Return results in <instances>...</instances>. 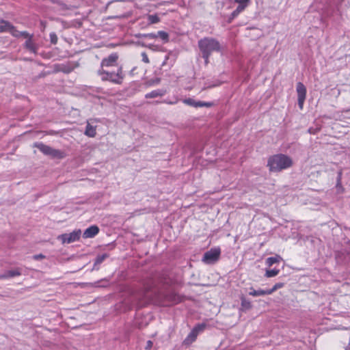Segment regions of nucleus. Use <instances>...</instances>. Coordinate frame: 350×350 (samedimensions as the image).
<instances>
[{
  "instance_id": "nucleus-28",
  "label": "nucleus",
  "mask_w": 350,
  "mask_h": 350,
  "mask_svg": "<svg viewBox=\"0 0 350 350\" xmlns=\"http://www.w3.org/2000/svg\"><path fill=\"white\" fill-rule=\"evenodd\" d=\"M148 24H156L160 21V18L157 14H149L147 16Z\"/></svg>"
},
{
  "instance_id": "nucleus-4",
  "label": "nucleus",
  "mask_w": 350,
  "mask_h": 350,
  "mask_svg": "<svg viewBox=\"0 0 350 350\" xmlns=\"http://www.w3.org/2000/svg\"><path fill=\"white\" fill-rule=\"evenodd\" d=\"M21 37H23L26 39V41L23 44V49L31 53L37 54L39 46L35 42L34 35L33 33H29L27 31H21L18 35V38Z\"/></svg>"
},
{
  "instance_id": "nucleus-40",
  "label": "nucleus",
  "mask_w": 350,
  "mask_h": 350,
  "mask_svg": "<svg viewBox=\"0 0 350 350\" xmlns=\"http://www.w3.org/2000/svg\"><path fill=\"white\" fill-rule=\"evenodd\" d=\"M33 258L35 260H40V259L44 258L45 256L42 254H39L34 255Z\"/></svg>"
},
{
  "instance_id": "nucleus-29",
  "label": "nucleus",
  "mask_w": 350,
  "mask_h": 350,
  "mask_svg": "<svg viewBox=\"0 0 350 350\" xmlns=\"http://www.w3.org/2000/svg\"><path fill=\"white\" fill-rule=\"evenodd\" d=\"M279 272H280V270L278 269L267 270L265 275L267 278H272V277L277 275L279 273Z\"/></svg>"
},
{
  "instance_id": "nucleus-7",
  "label": "nucleus",
  "mask_w": 350,
  "mask_h": 350,
  "mask_svg": "<svg viewBox=\"0 0 350 350\" xmlns=\"http://www.w3.org/2000/svg\"><path fill=\"white\" fill-rule=\"evenodd\" d=\"M9 32L13 37L18 38L20 31H18L15 26L10 22L1 19L0 21V33Z\"/></svg>"
},
{
  "instance_id": "nucleus-36",
  "label": "nucleus",
  "mask_w": 350,
  "mask_h": 350,
  "mask_svg": "<svg viewBox=\"0 0 350 350\" xmlns=\"http://www.w3.org/2000/svg\"><path fill=\"white\" fill-rule=\"evenodd\" d=\"M46 76V72L45 71H42L37 76H35L33 79V81H37L38 79H39L40 78L45 77Z\"/></svg>"
},
{
  "instance_id": "nucleus-41",
  "label": "nucleus",
  "mask_w": 350,
  "mask_h": 350,
  "mask_svg": "<svg viewBox=\"0 0 350 350\" xmlns=\"http://www.w3.org/2000/svg\"><path fill=\"white\" fill-rule=\"evenodd\" d=\"M153 345V342L151 340H148L146 342V349H150Z\"/></svg>"
},
{
  "instance_id": "nucleus-24",
  "label": "nucleus",
  "mask_w": 350,
  "mask_h": 350,
  "mask_svg": "<svg viewBox=\"0 0 350 350\" xmlns=\"http://www.w3.org/2000/svg\"><path fill=\"white\" fill-rule=\"evenodd\" d=\"M250 290L251 291L249 292V295H251V296L257 297V296H263V295H269V292L268 289H266V290H262V289L254 290L252 287V288H250Z\"/></svg>"
},
{
  "instance_id": "nucleus-9",
  "label": "nucleus",
  "mask_w": 350,
  "mask_h": 350,
  "mask_svg": "<svg viewBox=\"0 0 350 350\" xmlns=\"http://www.w3.org/2000/svg\"><path fill=\"white\" fill-rule=\"evenodd\" d=\"M81 232L80 230H74L70 233H65L58 236L57 239L62 243H73L80 239Z\"/></svg>"
},
{
  "instance_id": "nucleus-42",
  "label": "nucleus",
  "mask_w": 350,
  "mask_h": 350,
  "mask_svg": "<svg viewBox=\"0 0 350 350\" xmlns=\"http://www.w3.org/2000/svg\"><path fill=\"white\" fill-rule=\"evenodd\" d=\"M342 174V170H339L338 172L337 182H340L341 181Z\"/></svg>"
},
{
  "instance_id": "nucleus-2",
  "label": "nucleus",
  "mask_w": 350,
  "mask_h": 350,
  "mask_svg": "<svg viewBox=\"0 0 350 350\" xmlns=\"http://www.w3.org/2000/svg\"><path fill=\"white\" fill-rule=\"evenodd\" d=\"M198 46L201 54L211 55L213 53H222L223 46L219 40L213 37H204L198 41Z\"/></svg>"
},
{
  "instance_id": "nucleus-16",
  "label": "nucleus",
  "mask_w": 350,
  "mask_h": 350,
  "mask_svg": "<svg viewBox=\"0 0 350 350\" xmlns=\"http://www.w3.org/2000/svg\"><path fill=\"white\" fill-rule=\"evenodd\" d=\"M99 232V228L93 225L88 228L83 234V237L85 239L92 238L95 237Z\"/></svg>"
},
{
  "instance_id": "nucleus-35",
  "label": "nucleus",
  "mask_w": 350,
  "mask_h": 350,
  "mask_svg": "<svg viewBox=\"0 0 350 350\" xmlns=\"http://www.w3.org/2000/svg\"><path fill=\"white\" fill-rule=\"evenodd\" d=\"M143 37L151 40L156 39L155 33H144Z\"/></svg>"
},
{
  "instance_id": "nucleus-13",
  "label": "nucleus",
  "mask_w": 350,
  "mask_h": 350,
  "mask_svg": "<svg viewBox=\"0 0 350 350\" xmlns=\"http://www.w3.org/2000/svg\"><path fill=\"white\" fill-rule=\"evenodd\" d=\"M184 103L189 106L194 107L196 108L203 107H211L213 105V103H211V102H204V101H201V100L196 101L194 99L191 98L185 99L184 100Z\"/></svg>"
},
{
  "instance_id": "nucleus-33",
  "label": "nucleus",
  "mask_w": 350,
  "mask_h": 350,
  "mask_svg": "<svg viewBox=\"0 0 350 350\" xmlns=\"http://www.w3.org/2000/svg\"><path fill=\"white\" fill-rule=\"evenodd\" d=\"M137 45H139V46H142L143 47H147L148 49H152L153 47L154 46L153 44H146L145 42H142V41H137Z\"/></svg>"
},
{
  "instance_id": "nucleus-18",
  "label": "nucleus",
  "mask_w": 350,
  "mask_h": 350,
  "mask_svg": "<svg viewBox=\"0 0 350 350\" xmlns=\"http://www.w3.org/2000/svg\"><path fill=\"white\" fill-rule=\"evenodd\" d=\"M166 299L172 304H176L181 302L183 297L174 292H170L166 295Z\"/></svg>"
},
{
  "instance_id": "nucleus-25",
  "label": "nucleus",
  "mask_w": 350,
  "mask_h": 350,
  "mask_svg": "<svg viewBox=\"0 0 350 350\" xmlns=\"http://www.w3.org/2000/svg\"><path fill=\"white\" fill-rule=\"evenodd\" d=\"M282 260V258L280 256L275 255V256H271V257L267 258L266 260V264L269 267H271L273 264L280 262V260Z\"/></svg>"
},
{
  "instance_id": "nucleus-27",
  "label": "nucleus",
  "mask_w": 350,
  "mask_h": 350,
  "mask_svg": "<svg viewBox=\"0 0 350 350\" xmlns=\"http://www.w3.org/2000/svg\"><path fill=\"white\" fill-rule=\"evenodd\" d=\"M156 38H160L164 43L168 42L170 40L169 33L164 31H159L155 33Z\"/></svg>"
},
{
  "instance_id": "nucleus-32",
  "label": "nucleus",
  "mask_w": 350,
  "mask_h": 350,
  "mask_svg": "<svg viewBox=\"0 0 350 350\" xmlns=\"http://www.w3.org/2000/svg\"><path fill=\"white\" fill-rule=\"evenodd\" d=\"M49 37H50L51 42L53 44H56L57 42V40H58L56 33L54 32H52L50 33Z\"/></svg>"
},
{
  "instance_id": "nucleus-46",
  "label": "nucleus",
  "mask_w": 350,
  "mask_h": 350,
  "mask_svg": "<svg viewBox=\"0 0 350 350\" xmlns=\"http://www.w3.org/2000/svg\"><path fill=\"white\" fill-rule=\"evenodd\" d=\"M135 70V67H134L131 71H130V75H133L134 74V71Z\"/></svg>"
},
{
  "instance_id": "nucleus-48",
  "label": "nucleus",
  "mask_w": 350,
  "mask_h": 350,
  "mask_svg": "<svg viewBox=\"0 0 350 350\" xmlns=\"http://www.w3.org/2000/svg\"><path fill=\"white\" fill-rule=\"evenodd\" d=\"M308 132L312 131V128H309V129H308Z\"/></svg>"
},
{
  "instance_id": "nucleus-19",
  "label": "nucleus",
  "mask_w": 350,
  "mask_h": 350,
  "mask_svg": "<svg viewBox=\"0 0 350 350\" xmlns=\"http://www.w3.org/2000/svg\"><path fill=\"white\" fill-rule=\"evenodd\" d=\"M50 1L52 3L58 5L59 6V10L61 11L71 10L76 8L75 6L72 5H67L60 0H50Z\"/></svg>"
},
{
  "instance_id": "nucleus-31",
  "label": "nucleus",
  "mask_w": 350,
  "mask_h": 350,
  "mask_svg": "<svg viewBox=\"0 0 350 350\" xmlns=\"http://www.w3.org/2000/svg\"><path fill=\"white\" fill-rule=\"evenodd\" d=\"M283 286H284V283H282V282L276 283L271 288L268 289V291L269 292V295L272 294L274 291H275L276 290H278Z\"/></svg>"
},
{
  "instance_id": "nucleus-3",
  "label": "nucleus",
  "mask_w": 350,
  "mask_h": 350,
  "mask_svg": "<svg viewBox=\"0 0 350 350\" xmlns=\"http://www.w3.org/2000/svg\"><path fill=\"white\" fill-rule=\"evenodd\" d=\"M98 75L100 76L102 81H108L118 85L122 84L124 79L122 66H119L116 71H109L100 68V69L98 70Z\"/></svg>"
},
{
  "instance_id": "nucleus-44",
  "label": "nucleus",
  "mask_w": 350,
  "mask_h": 350,
  "mask_svg": "<svg viewBox=\"0 0 350 350\" xmlns=\"http://www.w3.org/2000/svg\"><path fill=\"white\" fill-rule=\"evenodd\" d=\"M143 36H144V33H137V34H135V37L137 38H144Z\"/></svg>"
},
{
  "instance_id": "nucleus-20",
  "label": "nucleus",
  "mask_w": 350,
  "mask_h": 350,
  "mask_svg": "<svg viewBox=\"0 0 350 350\" xmlns=\"http://www.w3.org/2000/svg\"><path fill=\"white\" fill-rule=\"evenodd\" d=\"M166 90L163 89H158L152 90V92L145 95L146 98H153L159 96H163L165 94Z\"/></svg>"
},
{
  "instance_id": "nucleus-21",
  "label": "nucleus",
  "mask_w": 350,
  "mask_h": 350,
  "mask_svg": "<svg viewBox=\"0 0 350 350\" xmlns=\"http://www.w3.org/2000/svg\"><path fill=\"white\" fill-rule=\"evenodd\" d=\"M109 257V254L105 253L101 255H98L96 258H95L94 266L92 269V271L93 270H98L99 269V265H100L107 258Z\"/></svg>"
},
{
  "instance_id": "nucleus-34",
  "label": "nucleus",
  "mask_w": 350,
  "mask_h": 350,
  "mask_svg": "<svg viewBox=\"0 0 350 350\" xmlns=\"http://www.w3.org/2000/svg\"><path fill=\"white\" fill-rule=\"evenodd\" d=\"M234 1L235 3H239V5H246V6H248L250 3V0H234Z\"/></svg>"
},
{
  "instance_id": "nucleus-1",
  "label": "nucleus",
  "mask_w": 350,
  "mask_h": 350,
  "mask_svg": "<svg viewBox=\"0 0 350 350\" xmlns=\"http://www.w3.org/2000/svg\"><path fill=\"white\" fill-rule=\"evenodd\" d=\"M293 165L291 158L284 154H277L268 159L267 167L270 172H278Z\"/></svg>"
},
{
  "instance_id": "nucleus-15",
  "label": "nucleus",
  "mask_w": 350,
  "mask_h": 350,
  "mask_svg": "<svg viewBox=\"0 0 350 350\" xmlns=\"http://www.w3.org/2000/svg\"><path fill=\"white\" fill-rule=\"evenodd\" d=\"M98 123H100V122L96 119L88 120L85 131H96L97 129H102Z\"/></svg>"
},
{
  "instance_id": "nucleus-14",
  "label": "nucleus",
  "mask_w": 350,
  "mask_h": 350,
  "mask_svg": "<svg viewBox=\"0 0 350 350\" xmlns=\"http://www.w3.org/2000/svg\"><path fill=\"white\" fill-rule=\"evenodd\" d=\"M175 62H176V57L174 56L172 57L171 53H168L165 57V59L161 64V69L165 71H167V70H170V68L174 64Z\"/></svg>"
},
{
  "instance_id": "nucleus-23",
  "label": "nucleus",
  "mask_w": 350,
  "mask_h": 350,
  "mask_svg": "<svg viewBox=\"0 0 350 350\" xmlns=\"http://www.w3.org/2000/svg\"><path fill=\"white\" fill-rule=\"evenodd\" d=\"M79 66V64L78 62H71L69 63L68 65L64 66L61 70L64 73L69 74L71 72H72L75 70V68Z\"/></svg>"
},
{
  "instance_id": "nucleus-5",
  "label": "nucleus",
  "mask_w": 350,
  "mask_h": 350,
  "mask_svg": "<svg viewBox=\"0 0 350 350\" xmlns=\"http://www.w3.org/2000/svg\"><path fill=\"white\" fill-rule=\"evenodd\" d=\"M34 147L38 148L44 154L51 157L53 159H62L65 157L64 152L54 149L42 143H35Z\"/></svg>"
},
{
  "instance_id": "nucleus-8",
  "label": "nucleus",
  "mask_w": 350,
  "mask_h": 350,
  "mask_svg": "<svg viewBox=\"0 0 350 350\" xmlns=\"http://www.w3.org/2000/svg\"><path fill=\"white\" fill-rule=\"evenodd\" d=\"M220 253L221 250L219 248H211L204 253L202 261L207 264L214 263L218 260Z\"/></svg>"
},
{
  "instance_id": "nucleus-17",
  "label": "nucleus",
  "mask_w": 350,
  "mask_h": 350,
  "mask_svg": "<svg viewBox=\"0 0 350 350\" xmlns=\"http://www.w3.org/2000/svg\"><path fill=\"white\" fill-rule=\"evenodd\" d=\"M247 7V6L246 5H239L237 8L228 16L227 23L228 24L231 23L233 21V20L240 14V13H241L245 10Z\"/></svg>"
},
{
  "instance_id": "nucleus-43",
  "label": "nucleus",
  "mask_w": 350,
  "mask_h": 350,
  "mask_svg": "<svg viewBox=\"0 0 350 350\" xmlns=\"http://www.w3.org/2000/svg\"><path fill=\"white\" fill-rule=\"evenodd\" d=\"M88 137H94L96 136V133H85Z\"/></svg>"
},
{
  "instance_id": "nucleus-11",
  "label": "nucleus",
  "mask_w": 350,
  "mask_h": 350,
  "mask_svg": "<svg viewBox=\"0 0 350 350\" xmlns=\"http://www.w3.org/2000/svg\"><path fill=\"white\" fill-rule=\"evenodd\" d=\"M118 58L119 55L117 53L110 54L108 57L103 59L100 68H105L116 66Z\"/></svg>"
},
{
  "instance_id": "nucleus-30",
  "label": "nucleus",
  "mask_w": 350,
  "mask_h": 350,
  "mask_svg": "<svg viewBox=\"0 0 350 350\" xmlns=\"http://www.w3.org/2000/svg\"><path fill=\"white\" fill-rule=\"evenodd\" d=\"M95 287H106L108 286V280L107 279H103L100 281H97L93 284Z\"/></svg>"
},
{
  "instance_id": "nucleus-37",
  "label": "nucleus",
  "mask_w": 350,
  "mask_h": 350,
  "mask_svg": "<svg viewBox=\"0 0 350 350\" xmlns=\"http://www.w3.org/2000/svg\"><path fill=\"white\" fill-rule=\"evenodd\" d=\"M201 56L204 59L205 65H208V64L209 63V57H211V55L208 54H201Z\"/></svg>"
},
{
  "instance_id": "nucleus-10",
  "label": "nucleus",
  "mask_w": 350,
  "mask_h": 350,
  "mask_svg": "<svg viewBox=\"0 0 350 350\" xmlns=\"http://www.w3.org/2000/svg\"><path fill=\"white\" fill-rule=\"evenodd\" d=\"M296 90L298 97V106L301 109L303 108L304 103L306 100V88L301 82H298L297 83Z\"/></svg>"
},
{
  "instance_id": "nucleus-47",
  "label": "nucleus",
  "mask_w": 350,
  "mask_h": 350,
  "mask_svg": "<svg viewBox=\"0 0 350 350\" xmlns=\"http://www.w3.org/2000/svg\"><path fill=\"white\" fill-rule=\"evenodd\" d=\"M343 111V112H346V113L350 112V108H349V109H343V111Z\"/></svg>"
},
{
  "instance_id": "nucleus-26",
  "label": "nucleus",
  "mask_w": 350,
  "mask_h": 350,
  "mask_svg": "<svg viewBox=\"0 0 350 350\" xmlns=\"http://www.w3.org/2000/svg\"><path fill=\"white\" fill-rule=\"evenodd\" d=\"M21 275V271L18 269L10 270L7 273L1 275L0 278H13Z\"/></svg>"
},
{
  "instance_id": "nucleus-12",
  "label": "nucleus",
  "mask_w": 350,
  "mask_h": 350,
  "mask_svg": "<svg viewBox=\"0 0 350 350\" xmlns=\"http://www.w3.org/2000/svg\"><path fill=\"white\" fill-rule=\"evenodd\" d=\"M343 0H327V5L323 8L327 15L334 12L335 9L339 10V6Z\"/></svg>"
},
{
  "instance_id": "nucleus-6",
  "label": "nucleus",
  "mask_w": 350,
  "mask_h": 350,
  "mask_svg": "<svg viewBox=\"0 0 350 350\" xmlns=\"http://www.w3.org/2000/svg\"><path fill=\"white\" fill-rule=\"evenodd\" d=\"M206 327L205 323H200L196 325L192 330L190 332V333L188 334V336L186 337V338L183 340V345L189 346L193 342H194L198 334L200 332H202Z\"/></svg>"
},
{
  "instance_id": "nucleus-22",
  "label": "nucleus",
  "mask_w": 350,
  "mask_h": 350,
  "mask_svg": "<svg viewBox=\"0 0 350 350\" xmlns=\"http://www.w3.org/2000/svg\"><path fill=\"white\" fill-rule=\"evenodd\" d=\"M241 299V308L240 310L241 311H247L250 310L252 308V305L250 301L247 300L244 295H241L240 297Z\"/></svg>"
},
{
  "instance_id": "nucleus-38",
  "label": "nucleus",
  "mask_w": 350,
  "mask_h": 350,
  "mask_svg": "<svg viewBox=\"0 0 350 350\" xmlns=\"http://www.w3.org/2000/svg\"><path fill=\"white\" fill-rule=\"evenodd\" d=\"M142 61L146 64H148L150 62V60L148 57V55L147 54L145 53V52H143L142 53Z\"/></svg>"
},
{
  "instance_id": "nucleus-45",
  "label": "nucleus",
  "mask_w": 350,
  "mask_h": 350,
  "mask_svg": "<svg viewBox=\"0 0 350 350\" xmlns=\"http://www.w3.org/2000/svg\"><path fill=\"white\" fill-rule=\"evenodd\" d=\"M342 187L341 181L340 182L336 181V187Z\"/></svg>"
},
{
  "instance_id": "nucleus-39",
  "label": "nucleus",
  "mask_w": 350,
  "mask_h": 350,
  "mask_svg": "<svg viewBox=\"0 0 350 350\" xmlns=\"http://www.w3.org/2000/svg\"><path fill=\"white\" fill-rule=\"evenodd\" d=\"M161 79L159 78H156L154 79L150 80L148 83L149 85L158 84L160 83Z\"/></svg>"
}]
</instances>
